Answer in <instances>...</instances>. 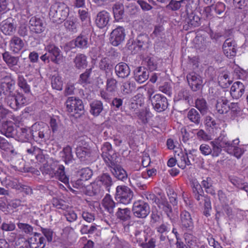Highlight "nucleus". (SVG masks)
Returning a JSON list of instances; mask_svg holds the SVG:
<instances>
[{"instance_id":"nucleus-1","label":"nucleus","mask_w":248,"mask_h":248,"mask_svg":"<svg viewBox=\"0 0 248 248\" xmlns=\"http://www.w3.org/2000/svg\"><path fill=\"white\" fill-rule=\"evenodd\" d=\"M5 101L10 108L15 110L28 103L27 98L19 92H14L0 85V101Z\"/></svg>"},{"instance_id":"nucleus-2","label":"nucleus","mask_w":248,"mask_h":248,"mask_svg":"<svg viewBox=\"0 0 248 248\" xmlns=\"http://www.w3.org/2000/svg\"><path fill=\"white\" fill-rule=\"evenodd\" d=\"M69 13V7L63 3H56L50 9L49 16L53 22L61 23L65 20Z\"/></svg>"},{"instance_id":"nucleus-3","label":"nucleus","mask_w":248,"mask_h":248,"mask_svg":"<svg viewBox=\"0 0 248 248\" xmlns=\"http://www.w3.org/2000/svg\"><path fill=\"white\" fill-rule=\"evenodd\" d=\"M90 30L86 29L74 40L69 42L64 46V50L68 51L74 47L80 49H86L90 46L91 35L89 34Z\"/></svg>"},{"instance_id":"nucleus-4","label":"nucleus","mask_w":248,"mask_h":248,"mask_svg":"<svg viewBox=\"0 0 248 248\" xmlns=\"http://www.w3.org/2000/svg\"><path fill=\"white\" fill-rule=\"evenodd\" d=\"M31 140L43 142L48 140L50 133L49 127L45 124H34L31 127Z\"/></svg>"},{"instance_id":"nucleus-5","label":"nucleus","mask_w":248,"mask_h":248,"mask_svg":"<svg viewBox=\"0 0 248 248\" xmlns=\"http://www.w3.org/2000/svg\"><path fill=\"white\" fill-rule=\"evenodd\" d=\"M133 197V192L125 186H118L116 188L115 199L119 203L124 204L130 203Z\"/></svg>"},{"instance_id":"nucleus-6","label":"nucleus","mask_w":248,"mask_h":248,"mask_svg":"<svg viewBox=\"0 0 248 248\" xmlns=\"http://www.w3.org/2000/svg\"><path fill=\"white\" fill-rule=\"evenodd\" d=\"M65 105L67 110L69 112L78 113L80 115L84 111V105L82 101L75 97H69L67 98Z\"/></svg>"},{"instance_id":"nucleus-7","label":"nucleus","mask_w":248,"mask_h":248,"mask_svg":"<svg viewBox=\"0 0 248 248\" xmlns=\"http://www.w3.org/2000/svg\"><path fill=\"white\" fill-rule=\"evenodd\" d=\"M153 108L158 112L165 110L168 107L169 103L167 98L162 94L157 93L153 96H150Z\"/></svg>"},{"instance_id":"nucleus-8","label":"nucleus","mask_w":248,"mask_h":248,"mask_svg":"<svg viewBox=\"0 0 248 248\" xmlns=\"http://www.w3.org/2000/svg\"><path fill=\"white\" fill-rule=\"evenodd\" d=\"M135 235L140 243V246L142 248H155L156 240L154 238H150L147 232L145 231L136 230Z\"/></svg>"},{"instance_id":"nucleus-9","label":"nucleus","mask_w":248,"mask_h":248,"mask_svg":"<svg viewBox=\"0 0 248 248\" xmlns=\"http://www.w3.org/2000/svg\"><path fill=\"white\" fill-rule=\"evenodd\" d=\"M132 212L135 217L144 218L150 213V207L147 203L143 201H138L133 203Z\"/></svg>"},{"instance_id":"nucleus-10","label":"nucleus","mask_w":248,"mask_h":248,"mask_svg":"<svg viewBox=\"0 0 248 248\" xmlns=\"http://www.w3.org/2000/svg\"><path fill=\"white\" fill-rule=\"evenodd\" d=\"M180 226L186 231L192 232L194 229L193 219L189 212L183 210L180 214Z\"/></svg>"},{"instance_id":"nucleus-11","label":"nucleus","mask_w":248,"mask_h":248,"mask_svg":"<svg viewBox=\"0 0 248 248\" xmlns=\"http://www.w3.org/2000/svg\"><path fill=\"white\" fill-rule=\"evenodd\" d=\"M45 49L48 52L50 59L53 63L59 64L63 62V57L61 49L54 44L46 45Z\"/></svg>"},{"instance_id":"nucleus-12","label":"nucleus","mask_w":248,"mask_h":248,"mask_svg":"<svg viewBox=\"0 0 248 248\" xmlns=\"http://www.w3.org/2000/svg\"><path fill=\"white\" fill-rule=\"evenodd\" d=\"M125 35V30L124 28L122 26H119L110 33V43L113 46H118L124 42Z\"/></svg>"},{"instance_id":"nucleus-13","label":"nucleus","mask_w":248,"mask_h":248,"mask_svg":"<svg viewBox=\"0 0 248 248\" xmlns=\"http://www.w3.org/2000/svg\"><path fill=\"white\" fill-rule=\"evenodd\" d=\"M2 56L3 60L11 71L16 74L19 72V68L16 67L19 61L18 57L13 56L9 52L6 51L2 53Z\"/></svg>"},{"instance_id":"nucleus-14","label":"nucleus","mask_w":248,"mask_h":248,"mask_svg":"<svg viewBox=\"0 0 248 248\" xmlns=\"http://www.w3.org/2000/svg\"><path fill=\"white\" fill-rule=\"evenodd\" d=\"M30 29L31 31L35 33H41L46 28L44 20L38 17L32 16L29 21Z\"/></svg>"},{"instance_id":"nucleus-15","label":"nucleus","mask_w":248,"mask_h":248,"mask_svg":"<svg viewBox=\"0 0 248 248\" xmlns=\"http://www.w3.org/2000/svg\"><path fill=\"white\" fill-rule=\"evenodd\" d=\"M236 48L237 44L236 42L231 38L227 39L222 46L223 52L228 58H231L236 55Z\"/></svg>"},{"instance_id":"nucleus-16","label":"nucleus","mask_w":248,"mask_h":248,"mask_svg":"<svg viewBox=\"0 0 248 248\" xmlns=\"http://www.w3.org/2000/svg\"><path fill=\"white\" fill-rule=\"evenodd\" d=\"M186 78L189 85L191 89L196 92L202 88V79L201 76L192 72L188 74Z\"/></svg>"},{"instance_id":"nucleus-17","label":"nucleus","mask_w":248,"mask_h":248,"mask_svg":"<svg viewBox=\"0 0 248 248\" xmlns=\"http://www.w3.org/2000/svg\"><path fill=\"white\" fill-rule=\"evenodd\" d=\"M110 18L109 13L105 10H102L97 13L95 23L97 27L103 29L109 24Z\"/></svg>"},{"instance_id":"nucleus-18","label":"nucleus","mask_w":248,"mask_h":248,"mask_svg":"<svg viewBox=\"0 0 248 248\" xmlns=\"http://www.w3.org/2000/svg\"><path fill=\"white\" fill-rule=\"evenodd\" d=\"M200 21L201 19L198 16L194 13H191L187 14L185 21L183 29L186 31H188L198 27L201 24Z\"/></svg>"},{"instance_id":"nucleus-19","label":"nucleus","mask_w":248,"mask_h":248,"mask_svg":"<svg viewBox=\"0 0 248 248\" xmlns=\"http://www.w3.org/2000/svg\"><path fill=\"white\" fill-rule=\"evenodd\" d=\"M47 173L51 177H55L64 184H67L69 182L68 177L65 175L64 167L63 165H59L57 170H54L52 168L47 169Z\"/></svg>"},{"instance_id":"nucleus-20","label":"nucleus","mask_w":248,"mask_h":248,"mask_svg":"<svg viewBox=\"0 0 248 248\" xmlns=\"http://www.w3.org/2000/svg\"><path fill=\"white\" fill-rule=\"evenodd\" d=\"M52 131L58 140H61L63 137L65 129L61 124L59 121L54 118H51L49 122Z\"/></svg>"},{"instance_id":"nucleus-21","label":"nucleus","mask_w":248,"mask_h":248,"mask_svg":"<svg viewBox=\"0 0 248 248\" xmlns=\"http://www.w3.org/2000/svg\"><path fill=\"white\" fill-rule=\"evenodd\" d=\"M28 241L30 248H45L46 245L45 238L40 233L35 232Z\"/></svg>"},{"instance_id":"nucleus-22","label":"nucleus","mask_w":248,"mask_h":248,"mask_svg":"<svg viewBox=\"0 0 248 248\" xmlns=\"http://www.w3.org/2000/svg\"><path fill=\"white\" fill-rule=\"evenodd\" d=\"M17 129L11 121H5L2 123L0 128L1 133L7 138H13L16 136Z\"/></svg>"},{"instance_id":"nucleus-23","label":"nucleus","mask_w":248,"mask_h":248,"mask_svg":"<svg viewBox=\"0 0 248 248\" xmlns=\"http://www.w3.org/2000/svg\"><path fill=\"white\" fill-rule=\"evenodd\" d=\"M97 179L103 187L108 192H110V188L115 181L111 175L108 172L102 173L97 177Z\"/></svg>"},{"instance_id":"nucleus-24","label":"nucleus","mask_w":248,"mask_h":248,"mask_svg":"<svg viewBox=\"0 0 248 248\" xmlns=\"http://www.w3.org/2000/svg\"><path fill=\"white\" fill-rule=\"evenodd\" d=\"M174 157L177 159L178 167L182 169L191 164L187 154L180 150L175 151Z\"/></svg>"},{"instance_id":"nucleus-25","label":"nucleus","mask_w":248,"mask_h":248,"mask_svg":"<svg viewBox=\"0 0 248 248\" xmlns=\"http://www.w3.org/2000/svg\"><path fill=\"white\" fill-rule=\"evenodd\" d=\"M115 73L119 78H127L130 74V69L129 66L125 62H121L115 66Z\"/></svg>"},{"instance_id":"nucleus-26","label":"nucleus","mask_w":248,"mask_h":248,"mask_svg":"<svg viewBox=\"0 0 248 248\" xmlns=\"http://www.w3.org/2000/svg\"><path fill=\"white\" fill-rule=\"evenodd\" d=\"M245 90L244 85L240 81H236L232 86L230 93L233 99H238L244 94Z\"/></svg>"},{"instance_id":"nucleus-27","label":"nucleus","mask_w":248,"mask_h":248,"mask_svg":"<svg viewBox=\"0 0 248 248\" xmlns=\"http://www.w3.org/2000/svg\"><path fill=\"white\" fill-rule=\"evenodd\" d=\"M149 72L143 67H139L134 71V78L139 83H142L149 78Z\"/></svg>"},{"instance_id":"nucleus-28","label":"nucleus","mask_w":248,"mask_h":248,"mask_svg":"<svg viewBox=\"0 0 248 248\" xmlns=\"http://www.w3.org/2000/svg\"><path fill=\"white\" fill-rule=\"evenodd\" d=\"M16 139L23 142H30L31 140V128H18L16 134Z\"/></svg>"},{"instance_id":"nucleus-29","label":"nucleus","mask_w":248,"mask_h":248,"mask_svg":"<svg viewBox=\"0 0 248 248\" xmlns=\"http://www.w3.org/2000/svg\"><path fill=\"white\" fill-rule=\"evenodd\" d=\"M214 140L219 144L226 152H227L233 143V140H230L227 135L224 133L220 134V136Z\"/></svg>"},{"instance_id":"nucleus-30","label":"nucleus","mask_w":248,"mask_h":248,"mask_svg":"<svg viewBox=\"0 0 248 248\" xmlns=\"http://www.w3.org/2000/svg\"><path fill=\"white\" fill-rule=\"evenodd\" d=\"M64 21V26L67 32L74 33L78 31V23L76 17L70 16Z\"/></svg>"},{"instance_id":"nucleus-31","label":"nucleus","mask_w":248,"mask_h":248,"mask_svg":"<svg viewBox=\"0 0 248 248\" xmlns=\"http://www.w3.org/2000/svg\"><path fill=\"white\" fill-rule=\"evenodd\" d=\"M239 143V140L238 139L233 140V144L227 152L228 154L235 156L238 159L242 156L245 151L244 148L237 146Z\"/></svg>"},{"instance_id":"nucleus-32","label":"nucleus","mask_w":248,"mask_h":248,"mask_svg":"<svg viewBox=\"0 0 248 248\" xmlns=\"http://www.w3.org/2000/svg\"><path fill=\"white\" fill-rule=\"evenodd\" d=\"M0 76L1 82L0 85L14 92H18L17 91L15 90L16 81L12 77L11 74H7L5 76L1 75Z\"/></svg>"},{"instance_id":"nucleus-33","label":"nucleus","mask_w":248,"mask_h":248,"mask_svg":"<svg viewBox=\"0 0 248 248\" xmlns=\"http://www.w3.org/2000/svg\"><path fill=\"white\" fill-rule=\"evenodd\" d=\"M102 204L106 211L111 215H113L116 203L113 201L110 194H106L102 200Z\"/></svg>"},{"instance_id":"nucleus-34","label":"nucleus","mask_w":248,"mask_h":248,"mask_svg":"<svg viewBox=\"0 0 248 248\" xmlns=\"http://www.w3.org/2000/svg\"><path fill=\"white\" fill-rule=\"evenodd\" d=\"M91 154V150L87 147L79 146L76 148L77 156L81 161L88 160Z\"/></svg>"},{"instance_id":"nucleus-35","label":"nucleus","mask_w":248,"mask_h":248,"mask_svg":"<svg viewBox=\"0 0 248 248\" xmlns=\"http://www.w3.org/2000/svg\"><path fill=\"white\" fill-rule=\"evenodd\" d=\"M23 40L17 36H14L10 41V46L15 53H18L24 47Z\"/></svg>"},{"instance_id":"nucleus-36","label":"nucleus","mask_w":248,"mask_h":248,"mask_svg":"<svg viewBox=\"0 0 248 248\" xmlns=\"http://www.w3.org/2000/svg\"><path fill=\"white\" fill-rule=\"evenodd\" d=\"M74 62L75 67L78 69H85L88 64L87 57L83 54H78L74 59Z\"/></svg>"},{"instance_id":"nucleus-37","label":"nucleus","mask_w":248,"mask_h":248,"mask_svg":"<svg viewBox=\"0 0 248 248\" xmlns=\"http://www.w3.org/2000/svg\"><path fill=\"white\" fill-rule=\"evenodd\" d=\"M90 112L94 116H98L103 110V103L101 101L95 100L90 104Z\"/></svg>"},{"instance_id":"nucleus-38","label":"nucleus","mask_w":248,"mask_h":248,"mask_svg":"<svg viewBox=\"0 0 248 248\" xmlns=\"http://www.w3.org/2000/svg\"><path fill=\"white\" fill-rule=\"evenodd\" d=\"M112 174L118 180L124 181L127 178L126 171L121 165H118L115 168L110 170Z\"/></svg>"},{"instance_id":"nucleus-39","label":"nucleus","mask_w":248,"mask_h":248,"mask_svg":"<svg viewBox=\"0 0 248 248\" xmlns=\"http://www.w3.org/2000/svg\"><path fill=\"white\" fill-rule=\"evenodd\" d=\"M112 11L115 19L119 21L124 16V6L120 2H116L112 6Z\"/></svg>"},{"instance_id":"nucleus-40","label":"nucleus","mask_w":248,"mask_h":248,"mask_svg":"<svg viewBox=\"0 0 248 248\" xmlns=\"http://www.w3.org/2000/svg\"><path fill=\"white\" fill-rule=\"evenodd\" d=\"M149 41L150 39L147 34H140L137 36L134 44L140 48L145 49L148 47Z\"/></svg>"},{"instance_id":"nucleus-41","label":"nucleus","mask_w":248,"mask_h":248,"mask_svg":"<svg viewBox=\"0 0 248 248\" xmlns=\"http://www.w3.org/2000/svg\"><path fill=\"white\" fill-rule=\"evenodd\" d=\"M11 19H7L2 22L1 31L5 35H11L16 30V27L10 21Z\"/></svg>"},{"instance_id":"nucleus-42","label":"nucleus","mask_w":248,"mask_h":248,"mask_svg":"<svg viewBox=\"0 0 248 248\" xmlns=\"http://www.w3.org/2000/svg\"><path fill=\"white\" fill-rule=\"evenodd\" d=\"M143 178L140 174H133L131 177L130 184L135 187L144 190L146 188V186L143 183Z\"/></svg>"},{"instance_id":"nucleus-43","label":"nucleus","mask_w":248,"mask_h":248,"mask_svg":"<svg viewBox=\"0 0 248 248\" xmlns=\"http://www.w3.org/2000/svg\"><path fill=\"white\" fill-rule=\"evenodd\" d=\"M228 101L226 99H219L217 101L216 104V108L220 114L226 113L229 111V107L228 105Z\"/></svg>"},{"instance_id":"nucleus-44","label":"nucleus","mask_w":248,"mask_h":248,"mask_svg":"<svg viewBox=\"0 0 248 248\" xmlns=\"http://www.w3.org/2000/svg\"><path fill=\"white\" fill-rule=\"evenodd\" d=\"M99 67L102 71L106 73V76L108 77L109 73L111 72L112 74V65L110 63L109 60L108 58H102L99 62Z\"/></svg>"},{"instance_id":"nucleus-45","label":"nucleus","mask_w":248,"mask_h":248,"mask_svg":"<svg viewBox=\"0 0 248 248\" xmlns=\"http://www.w3.org/2000/svg\"><path fill=\"white\" fill-rule=\"evenodd\" d=\"M51 84L53 89L58 91L62 90L63 81L62 77L57 73L52 76L51 78Z\"/></svg>"},{"instance_id":"nucleus-46","label":"nucleus","mask_w":248,"mask_h":248,"mask_svg":"<svg viewBox=\"0 0 248 248\" xmlns=\"http://www.w3.org/2000/svg\"><path fill=\"white\" fill-rule=\"evenodd\" d=\"M106 77V90L110 93H114L117 89L118 81L114 78L109 75Z\"/></svg>"},{"instance_id":"nucleus-47","label":"nucleus","mask_w":248,"mask_h":248,"mask_svg":"<svg viewBox=\"0 0 248 248\" xmlns=\"http://www.w3.org/2000/svg\"><path fill=\"white\" fill-rule=\"evenodd\" d=\"M116 216L118 218L125 221L131 218V211L128 208L124 209L119 208L117 212L116 213Z\"/></svg>"},{"instance_id":"nucleus-48","label":"nucleus","mask_w":248,"mask_h":248,"mask_svg":"<svg viewBox=\"0 0 248 248\" xmlns=\"http://www.w3.org/2000/svg\"><path fill=\"white\" fill-rule=\"evenodd\" d=\"M63 155L62 158L66 164L72 163L74 159L72 152V148L71 146L67 145L63 148L62 150Z\"/></svg>"},{"instance_id":"nucleus-49","label":"nucleus","mask_w":248,"mask_h":248,"mask_svg":"<svg viewBox=\"0 0 248 248\" xmlns=\"http://www.w3.org/2000/svg\"><path fill=\"white\" fill-rule=\"evenodd\" d=\"M188 119L196 124H199L201 122V117L199 112L195 108H191L187 113Z\"/></svg>"},{"instance_id":"nucleus-50","label":"nucleus","mask_w":248,"mask_h":248,"mask_svg":"<svg viewBox=\"0 0 248 248\" xmlns=\"http://www.w3.org/2000/svg\"><path fill=\"white\" fill-rule=\"evenodd\" d=\"M212 6L216 16L220 18L224 16L226 9V6L224 3L218 2L216 4H212Z\"/></svg>"},{"instance_id":"nucleus-51","label":"nucleus","mask_w":248,"mask_h":248,"mask_svg":"<svg viewBox=\"0 0 248 248\" xmlns=\"http://www.w3.org/2000/svg\"><path fill=\"white\" fill-rule=\"evenodd\" d=\"M91 186L92 188L91 191L93 195H101L103 194L105 188L97 178L93 182L91 183Z\"/></svg>"},{"instance_id":"nucleus-52","label":"nucleus","mask_w":248,"mask_h":248,"mask_svg":"<svg viewBox=\"0 0 248 248\" xmlns=\"http://www.w3.org/2000/svg\"><path fill=\"white\" fill-rule=\"evenodd\" d=\"M104 157L102 158L106 165L109 169V170H110L111 169H113L119 165V164L118 163V161H116V155L114 156L111 155H108L107 156L104 155Z\"/></svg>"},{"instance_id":"nucleus-53","label":"nucleus","mask_w":248,"mask_h":248,"mask_svg":"<svg viewBox=\"0 0 248 248\" xmlns=\"http://www.w3.org/2000/svg\"><path fill=\"white\" fill-rule=\"evenodd\" d=\"M18 86L26 93L31 92L30 87L28 84L27 80L22 75H18L17 79Z\"/></svg>"},{"instance_id":"nucleus-54","label":"nucleus","mask_w":248,"mask_h":248,"mask_svg":"<svg viewBox=\"0 0 248 248\" xmlns=\"http://www.w3.org/2000/svg\"><path fill=\"white\" fill-rule=\"evenodd\" d=\"M25 150L28 154L35 156L42 153L41 149L35 146H32L31 142L26 144Z\"/></svg>"},{"instance_id":"nucleus-55","label":"nucleus","mask_w":248,"mask_h":248,"mask_svg":"<svg viewBox=\"0 0 248 248\" xmlns=\"http://www.w3.org/2000/svg\"><path fill=\"white\" fill-rule=\"evenodd\" d=\"M92 72V68L87 69L83 73L80 75L78 82L81 84L89 83Z\"/></svg>"},{"instance_id":"nucleus-56","label":"nucleus","mask_w":248,"mask_h":248,"mask_svg":"<svg viewBox=\"0 0 248 248\" xmlns=\"http://www.w3.org/2000/svg\"><path fill=\"white\" fill-rule=\"evenodd\" d=\"M78 175L81 180L86 181L91 178L93 175V171L89 168H85L78 171Z\"/></svg>"},{"instance_id":"nucleus-57","label":"nucleus","mask_w":248,"mask_h":248,"mask_svg":"<svg viewBox=\"0 0 248 248\" xmlns=\"http://www.w3.org/2000/svg\"><path fill=\"white\" fill-rule=\"evenodd\" d=\"M196 108L202 114H204L208 109L207 103L205 99L203 98L197 99L195 102Z\"/></svg>"},{"instance_id":"nucleus-58","label":"nucleus","mask_w":248,"mask_h":248,"mask_svg":"<svg viewBox=\"0 0 248 248\" xmlns=\"http://www.w3.org/2000/svg\"><path fill=\"white\" fill-rule=\"evenodd\" d=\"M211 145V155L213 157H217L221 153L223 148L220 146V145L218 144L217 142H216L214 140L211 141L210 142Z\"/></svg>"},{"instance_id":"nucleus-59","label":"nucleus","mask_w":248,"mask_h":248,"mask_svg":"<svg viewBox=\"0 0 248 248\" xmlns=\"http://www.w3.org/2000/svg\"><path fill=\"white\" fill-rule=\"evenodd\" d=\"M190 186L192 188L193 194H204V192L202 186L200 184L197 180L194 179L190 181Z\"/></svg>"},{"instance_id":"nucleus-60","label":"nucleus","mask_w":248,"mask_h":248,"mask_svg":"<svg viewBox=\"0 0 248 248\" xmlns=\"http://www.w3.org/2000/svg\"><path fill=\"white\" fill-rule=\"evenodd\" d=\"M41 234L45 238L46 243H49L52 241L54 232L51 229L41 227Z\"/></svg>"},{"instance_id":"nucleus-61","label":"nucleus","mask_w":248,"mask_h":248,"mask_svg":"<svg viewBox=\"0 0 248 248\" xmlns=\"http://www.w3.org/2000/svg\"><path fill=\"white\" fill-rule=\"evenodd\" d=\"M63 216L65 217L66 220L70 223L76 221L78 218L77 214L72 209L66 210L63 213Z\"/></svg>"},{"instance_id":"nucleus-62","label":"nucleus","mask_w":248,"mask_h":248,"mask_svg":"<svg viewBox=\"0 0 248 248\" xmlns=\"http://www.w3.org/2000/svg\"><path fill=\"white\" fill-rule=\"evenodd\" d=\"M151 113L149 110L142 109L139 112L138 117L143 124L148 123L149 118L151 117Z\"/></svg>"},{"instance_id":"nucleus-63","label":"nucleus","mask_w":248,"mask_h":248,"mask_svg":"<svg viewBox=\"0 0 248 248\" xmlns=\"http://www.w3.org/2000/svg\"><path fill=\"white\" fill-rule=\"evenodd\" d=\"M133 90L134 86L130 81L124 82L121 86V91L124 95L131 93Z\"/></svg>"},{"instance_id":"nucleus-64","label":"nucleus","mask_w":248,"mask_h":248,"mask_svg":"<svg viewBox=\"0 0 248 248\" xmlns=\"http://www.w3.org/2000/svg\"><path fill=\"white\" fill-rule=\"evenodd\" d=\"M218 83L223 88H227L231 84L232 81L230 80L228 74H224L218 77Z\"/></svg>"}]
</instances>
